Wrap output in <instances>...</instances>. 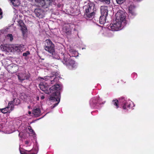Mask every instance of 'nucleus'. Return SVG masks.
I'll return each mask as SVG.
<instances>
[{"label":"nucleus","instance_id":"1","mask_svg":"<svg viewBox=\"0 0 154 154\" xmlns=\"http://www.w3.org/2000/svg\"><path fill=\"white\" fill-rule=\"evenodd\" d=\"M116 17L113 23L110 24L108 27L109 29L113 31H117L121 29L122 23H125L126 22L125 14L123 11H118L115 15Z\"/></svg>","mask_w":154,"mask_h":154},{"label":"nucleus","instance_id":"2","mask_svg":"<svg viewBox=\"0 0 154 154\" xmlns=\"http://www.w3.org/2000/svg\"><path fill=\"white\" fill-rule=\"evenodd\" d=\"M45 50L53 56L55 54V46L54 44L49 39H47L45 41L44 46Z\"/></svg>","mask_w":154,"mask_h":154},{"label":"nucleus","instance_id":"3","mask_svg":"<svg viewBox=\"0 0 154 154\" xmlns=\"http://www.w3.org/2000/svg\"><path fill=\"white\" fill-rule=\"evenodd\" d=\"M62 85L54 84L49 89V94H52L53 95H60V91L62 89Z\"/></svg>","mask_w":154,"mask_h":154},{"label":"nucleus","instance_id":"4","mask_svg":"<svg viewBox=\"0 0 154 154\" xmlns=\"http://www.w3.org/2000/svg\"><path fill=\"white\" fill-rule=\"evenodd\" d=\"M74 25L71 23L65 25L63 27L62 32L67 36H70L72 34V29Z\"/></svg>","mask_w":154,"mask_h":154},{"label":"nucleus","instance_id":"5","mask_svg":"<svg viewBox=\"0 0 154 154\" xmlns=\"http://www.w3.org/2000/svg\"><path fill=\"white\" fill-rule=\"evenodd\" d=\"M69 55L64 54L63 56V60L62 61L63 63L67 66H71L73 67L75 64V61L69 59Z\"/></svg>","mask_w":154,"mask_h":154},{"label":"nucleus","instance_id":"6","mask_svg":"<svg viewBox=\"0 0 154 154\" xmlns=\"http://www.w3.org/2000/svg\"><path fill=\"white\" fill-rule=\"evenodd\" d=\"M55 75H54L51 76H45L44 78L45 79H45L46 80H50V83L52 84H55L57 85V83L59 81V77L57 76H56V73Z\"/></svg>","mask_w":154,"mask_h":154},{"label":"nucleus","instance_id":"7","mask_svg":"<svg viewBox=\"0 0 154 154\" xmlns=\"http://www.w3.org/2000/svg\"><path fill=\"white\" fill-rule=\"evenodd\" d=\"M50 97L49 98L50 100L53 102L57 101V102L54 103L53 106H51V109L54 108L59 103L60 100V95H53L52 94H50Z\"/></svg>","mask_w":154,"mask_h":154},{"label":"nucleus","instance_id":"8","mask_svg":"<svg viewBox=\"0 0 154 154\" xmlns=\"http://www.w3.org/2000/svg\"><path fill=\"white\" fill-rule=\"evenodd\" d=\"M84 8L85 9L84 11H96L95 5L93 3H88L84 7Z\"/></svg>","mask_w":154,"mask_h":154},{"label":"nucleus","instance_id":"9","mask_svg":"<svg viewBox=\"0 0 154 154\" xmlns=\"http://www.w3.org/2000/svg\"><path fill=\"white\" fill-rule=\"evenodd\" d=\"M9 106L11 105V110L12 111L14 108V105H18L20 103V100L18 98H15L13 101L9 102Z\"/></svg>","mask_w":154,"mask_h":154},{"label":"nucleus","instance_id":"10","mask_svg":"<svg viewBox=\"0 0 154 154\" xmlns=\"http://www.w3.org/2000/svg\"><path fill=\"white\" fill-rule=\"evenodd\" d=\"M96 14V11H84V17L86 20H91L93 18Z\"/></svg>","mask_w":154,"mask_h":154},{"label":"nucleus","instance_id":"11","mask_svg":"<svg viewBox=\"0 0 154 154\" xmlns=\"http://www.w3.org/2000/svg\"><path fill=\"white\" fill-rule=\"evenodd\" d=\"M39 86L42 90L46 94H49V89L48 90V86L47 84L45 82H41Z\"/></svg>","mask_w":154,"mask_h":154},{"label":"nucleus","instance_id":"12","mask_svg":"<svg viewBox=\"0 0 154 154\" xmlns=\"http://www.w3.org/2000/svg\"><path fill=\"white\" fill-rule=\"evenodd\" d=\"M24 45H20L18 46H15L13 47V51L14 52L19 53L21 51H23L24 49Z\"/></svg>","mask_w":154,"mask_h":154},{"label":"nucleus","instance_id":"13","mask_svg":"<svg viewBox=\"0 0 154 154\" xmlns=\"http://www.w3.org/2000/svg\"><path fill=\"white\" fill-rule=\"evenodd\" d=\"M34 13L36 16L40 18L43 17V11L41 9L36 8L35 9Z\"/></svg>","mask_w":154,"mask_h":154},{"label":"nucleus","instance_id":"14","mask_svg":"<svg viewBox=\"0 0 154 154\" xmlns=\"http://www.w3.org/2000/svg\"><path fill=\"white\" fill-rule=\"evenodd\" d=\"M100 9L102 15L107 17L108 16V7L107 6H101Z\"/></svg>","mask_w":154,"mask_h":154},{"label":"nucleus","instance_id":"15","mask_svg":"<svg viewBox=\"0 0 154 154\" xmlns=\"http://www.w3.org/2000/svg\"><path fill=\"white\" fill-rule=\"evenodd\" d=\"M35 2L39 7H44L46 8L47 6L46 5L45 0H35Z\"/></svg>","mask_w":154,"mask_h":154},{"label":"nucleus","instance_id":"16","mask_svg":"<svg viewBox=\"0 0 154 154\" xmlns=\"http://www.w3.org/2000/svg\"><path fill=\"white\" fill-rule=\"evenodd\" d=\"M135 9V7L133 5H130L128 8L129 12L132 16H134L136 15Z\"/></svg>","mask_w":154,"mask_h":154},{"label":"nucleus","instance_id":"17","mask_svg":"<svg viewBox=\"0 0 154 154\" xmlns=\"http://www.w3.org/2000/svg\"><path fill=\"white\" fill-rule=\"evenodd\" d=\"M0 110L1 112L3 113H6L7 112H10L11 111V105H9V103L8 104V106L4 108L0 109Z\"/></svg>","mask_w":154,"mask_h":154},{"label":"nucleus","instance_id":"18","mask_svg":"<svg viewBox=\"0 0 154 154\" xmlns=\"http://www.w3.org/2000/svg\"><path fill=\"white\" fill-rule=\"evenodd\" d=\"M20 153L21 154H36L37 153V152L36 149H32L28 152H30V153H28L26 152V151H27L26 150V151L22 150L21 149H20Z\"/></svg>","mask_w":154,"mask_h":154},{"label":"nucleus","instance_id":"19","mask_svg":"<svg viewBox=\"0 0 154 154\" xmlns=\"http://www.w3.org/2000/svg\"><path fill=\"white\" fill-rule=\"evenodd\" d=\"M40 109L39 108H34L32 111L33 114L35 116H38L40 114Z\"/></svg>","mask_w":154,"mask_h":154},{"label":"nucleus","instance_id":"20","mask_svg":"<svg viewBox=\"0 0 154 154\" xmlns=\"http://www.w3.org/2000/svg\"><path fill=\"white\" fill-rule=\"evenodd\" d=\"M8 67L11 69L10 72L11 73H15L18 69V66L15 65H13L12 66L10 65Z\"/></svg>","mask_w":154,"mask_h":154},{"label":"nucleus","instance_id":"21","mask_svg":"<svg viewBox=\"0 0 154 154\" xmlns=\"http://www.w3.org/2000/svg\"><path fill=\"white\" fill-rule=\"evenodd\" d=\"M106 17L101 15L99 18V23L100 24H103L106 22Z\"/></svg>","mask_w":154,"mask_h":154},{"label":"nucleus","instance_id":"22","mask_svg":"<svg viewBox=\"0 0 154 154\" xmlns=\"http://www.w3.org/2000/svg\"><path fill=\"white\" fill-rule=\"evenodd\" d=\"M119 101L117 99L114 100H112V104L115 106V108L117 109L119 107Z\"/></svg>","mask_w":154,"mask_h":154},{"label":"nucleus","instance_id":"23","mask_svg":"<svg viewBox=\"0 0 154 154\" xmlns=\"http://www.w3.org/2000/svg\"><path fill=\"white\" fill-rule=\"evenodd\" d=\"M97 98H94L92 99L90 101V103L94 107L97 104Z\"/></svg>","mask_w":154,"mask_h":154},{"label":"nucleus","instance_id":"24","mask_svg":"<svg viewBox=\"0 0 154 154\" xmlns=\"http://www.w3.org/2000/svg\"><path fill=\"white\" fill-rule=\"evenodd\" d=\"M11 2L14 6H17L20 4L18 0H12Z\"/></svg>","mask_w":154,"mask_h":154},{"label":"nucleus","instance_id":"25","mask_svg":"<svg viewBox=\"0 0 154 154\" xmlns=\"http://www.w3.org/2000/svg\"><path fill=\"white\" fill-rule=\"evenodd\" d=\"M20 27L21 28V31H22V33L23 34H24L25 32H27V29L25 25L22 26Z\"/></svg>","mask_w":154,"mask_h":154},{"label":"nucleus","instance_id":"26","mask_svg":"<svg viewBox=\"0 0 154 154\" xmlns=\"http://www.w3.org/2000/svg\"><path fill=\"white\" fill-rule=\"evenodd\" d=\"M1 47L2 50L4 51H7L8 49L7 45H1Z\"/></svg>","mask_w":154,"mask_h":154},{"label":"nucleus","instance_id":"27","mask_svg":"<svg viewBox=\"0 0 154 154\" xmlns=\"http://www.w3.org/2000/svg\"><path fill=\"white\" fill-rule=\"evenodd\" d=\"M18 22L20 27L24 26L25 25L23 21L22 20H19Z\"/></svg>","mask_w":154,"mask_h":154},{"label":"nucleus","instance_id":"28","mask_svg":"<svg viewBox=\"0 0 154 154\" xmlns=\"http://www.w3.org/2000/svg\"><path fill=\"white\" fill-rule=\"evenodd\" d=\"M7 37L10 38V41L11 42L12 41L13 39V37L12 35L11 34H8L7 35Z\"/></svg>","mask_w":154,"mask_h":154},{"label":"nucleus","instance_id":"29","mask_svg":"<svg viewBox=\"0 0 154 154\" xmlns=\"http://www.w3.org/2000/svg\"><path fill=\"white\" fill-rule=\"evenodd\" d=\"M99 1L103 2V3L106 4L107 5H109L110 3V0H98Z\"/></svg>","mask_w":154,"mask_h":154},{"label":"nucleus","instance_id":"30","mask_svg":"<svg viewBox=\"0 0 154 154\" xmlns=\"http://www.w3.org/2000/svg\"><path fill=\"white\" fill-rule=\"evenodd\" d=\"M126 0H116L117 4H122Z\"/></svg>","mask_w":154,"mask_h":154},{"label":"nucleus","instance_id":"31","mask_svg":"<svg viewBox=\"0 0 154 154\" xmlns=\"http://www.w3.org/2000/svg\"><path fill=\"white\" fill-rule=\"evenodd\" d=\"M28 129L30 132L32 134H33L34 132L31 126H29L28 127Z\"/></svg>","mask_w":154,"mask_h":154},{"label":"nucleus","instance_id":"32","mask_svg":"<svg viewBox=\"0 0 154 154\" xmlns=\"http://www.w3.org/2000/svg\"><path fill=\"white\" fill-rule=\"evenodd\" d=\"M30 54V53L29 51H27L26 52H24L23 53V56L26 57L28 55Z\"/></svg>","mask_w":154,"mask_h":154},{"label":"nucleus","instance_id":"33","mask_svg":"<svg viewBox=\"0 0 154 154\" xmlns=\"http://www.w3.org/2000/svg\"><path fill=\"white\" fill-rule=\"evenodd\" d=\"M122 108L124 109H126L127 108V102L126 101L123 104V106Z\"/></svg>","mask_w":154,"mask_h":154},{"label":"nucleus","instance_id":"34","mask_svg":"<svg viewBox=\"0 0 154 154\" xmlns=\"http://www.w3.org/2000/svg\"><path fill=\"white\" fill-rule=\"evenodd\" d=\"M18 78L19 80L21 81H23L24 80H25V79L21 78L19 75H18Z\"/></svg>","mask_w":154,"mask_h":154},{"label":"nucleus","instance_id":"35","mask_svg":"<svg viewBox=\"0 0 154 154\" xmlns=\"http://www.w3.org/2000/svg\"><path fill=\"white\" fill-rule=\"evenodd\" d=\"M25 144L26 145H28L29 143V141L28 140H26L25 141Z\"/></svg>","mask_w":154,"mask_h":154},{"label":"nucleus","instance_id":"36","mask_svg":"<svg viewBox=\"0 0 154 154\" xmlns=\"http://www.w3.org/2000/svg\"><path fill=\"white\" fill-rule=\"evenodd\" d=\"M2 9L0 8V15H2Z\"/></svg>","mask_w":154,"mask_h":154},{"label":"nucleus","instance_id":"37","mask_svg":"<svg viewBox=\"0 0 154 154\" xmlns=\"http://www.w3.org/2000/svg\"><path fill=\"white\" fill-rule=\"evenodd\" d=\"M127 108H130V104L127 102Z\"/></svg>","mask_w":154,"mask_h":154},{"label":"nucleus","instance_id":"38","mask_svg":"<svg viewBox=\"0 0 154 154\" xmlns=\"http://www.w3.org/2000/svg\"><path fill=\"white\" fill-rule=\"evenodd\" d=\"M45 98V97L44 96H42L41 97V99L42 100L44 99Z\"/></svg>","mask_w":154,"mask_h":154},{"label":"nucleus","instance_id":"39","mask_svg":"<svg viewBox=\"0 0 154 154\" xmlns=\"http://www.w3.org/2000/svg\"><path fill=\"white\" fill-rule=\"evenodd\" d=\"M136 0L137 2H140L141 1H142V0Z\"/></svg>","mask_w":154,"mask_h":154},{"label":"nucleus","instance_id":"40","mask_svg":"<svg viewBox=\"0 0 154 154\" xmlns=\"http://www.w3.org/2000/svg\"><path fill=\"white\" fill-rule=\"evenodd\" d=\"M28 113L29 114H30L31 113V112L30 111H29Z\"/></svg>","mask_w":154,"mask_h":154},{"label":"nucleus","instance_id":"41","mask_svg":"<svg viewBox=\"0 0 154 154\" xmlns=\"http://www.w3.org/2000/svg\"><path fill=\"white\" fill-rule=\"evenodd\" d=\"M50 1V2H52V0H49Z\"/></svg>","mask_w":154,"mask_h":154},{"label":"nucleus","instance_id":"42","mask_svg":"<svg viewBox=\"0 0 154 154\" xmlns=\"http://www.w3.org/2000/svg\"><path fill=\"white\" fill-rule=\"evenodd\" d=\"M2 17V16L1 17V18H0V19H1Z\"/></svg>","mask_w":154,"mask_h":154},{"label":"nucleus","instance_id":"43","mask_svg":"<svg viewBox=\"0 0 154 154\" xmlns=\"http://www.w3.org/2000/svg\"><path fill=\"white\" fill-rule=\"evenodd\" d=\"M75 29L74 28V30H75Z\"/></svg>","mask_w":154,"mask_h":154}]
</instances>
